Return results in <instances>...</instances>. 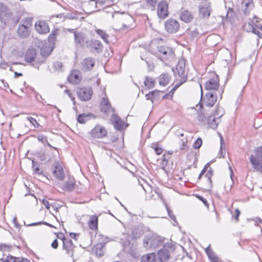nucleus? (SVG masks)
<instances>
[{
    "label": "nucleus",
    "instance_id": "nucleus-1",
    "mask_svg": "<svg viewBox=\"0 0 262 262\" xmlns=\"http://www.w3.org/2000/svg\"><path fill=\"white\" fill-rule=\"evenodd\" d=\"M176 70L178 73L177 80L179 81V83L176 84L173 89L178 88L180 85L186 82L187 79V74L185 70V61L184 59H181L179 61Z\"/></svg>",
    "mask_w": 262,
    "mask_h": 262
},
{
    "label": "nucleus",
    "instance_id": "nucleus-2",
    "mask_svg": "<svg viewBox=\"0 0 262 262\" xmlns=\"http://www.w3.org/2000/svg\"><path fill=\"white\" fill-rule=\"evenodd\" d=\"M255 155H251L250 161L257 170H262V147H257L255 151Z\"/></svg>",
    "mask_w": 262,
    "mask_h": 262
},
{
    "label": "nucleus",
    "instance_id": "nucleus-3",
    "mask_svg": "<svg viewBox=\"0 0 262 262\" xmlns=\"http://www.w3.org/2000/svg\"><path fill=\"white\" fill-rule=\"evenodd\" d=\"M160 243L159 237L149 235L144 238L143 246L146 249H155L159 246Z\"/></svg>",
    "mask_w": 262,
    "mask_h": 262
},
{
    "label": "nucleus",
    "instance_id": "nucleus-4",
    "mask_svg": "<svg viewBox=\"0 0 262 262\" xmlns=\"http://www.w3.org/2000/svg\"><path fill=\"white\" fill-rule=\"evenodd\" d=\"M76 93L81 100L88 101L91 98L93 92L91 88H83L77 90Z\"/></svg>",
    "mask_w": 262,
    "mask_h": 262
},
{
    "label": "nucleus",
    "instance_id": "nucleus-5",
    "mask_svg": "<svg viewBox=\"0 0 262 262\" xmlns=\"http://www.w3.org/2000/svg\"><path fill=\"white\" fill-rule=\"evenodd\" d=\"M90 135L95 138H102L107 135V130L104 127L98 124L91 130Z\"/></svg>",
    "mask_w": 262,
    "mask_h": 262
},
{
    "label": "nucleus",
    "instance_id": "nucleus-6",
    "mask_svg": "<svg viewBox=\"0 0 262 262\" xmlns=\"http://www.w3.org/2000/svg\"><path fill=\"white\" fill-rule=\"evenodd\" d=\"M74 40L76 46L81 47H86L89 40L86 38L85 34L82 32H74Z\"/></svg>",
    "mask_w": 262,
    "mask_h": 262
},
{
    "label": "nucleus",
    "instance_id": "nucleus-7",
    "mask_svg": "<svg viewBox=\"0 0 262 262\" xmlns=\"http://www.w3.org/2000/svg\"><path fill=\"white\" fill-rule=\"evenodd\" d=\"M165 27L166 31L170 33L177 32L180 28L178 21L173 19H170L165 23Z\"/></svg>",
    "mask_w": 262,
    "mask_h": 262
},
{
    "label": "nucleus",
    "instance_id": "nucleus-8",
    "mask_svg": "<svg viewBox=\"0 0 262 262\" xmlns=\"http://www.w3.org/2000/svg\"><path fill=\"white\" fill-rule=\"evenodd\" d=\"M10 10L3 4H0V19L4 23H8L11 19Z\"/></svg>",
    "mask_w": 262,
    "mask_h": 262
},
{
    "label": "nucleus",
    "instance_id": "nucleus-9",
    "mask_svg": "<svg viewBox=\"0 0 262 262\" xmlns=\"http://www.w3.org/2000/svg\"><path fill=\"white\" fill-rule=\"evenodd\" d=\"M56 185L67 191L73 190L76 187V184L74 181H57Z\"/></svg>",
    "mask_w": 262,
    "mask_h": 262
},
{
    "label": "nucleus",
    "instance_id": "nucleus-10",
    "mask_svg": "<svg viewBox=\"0 0 262 262\" xmlns=\"http://www.w3.org/2000/svg\"><path fill=\"white\" fill-rule=\"evenodd\" d=\"M157 14L161 18H165L168 16V4L166 2L162 1L159 4Z\"/></svg>",
    "mask_w": 262,
    "mask_h": 262
},
{
    "label": "nucleus",
    "instance_id": "nucleus-11",
    "mask_svg": "<svg viewBox=\"0 0 262 262\" xmlns=\"http://www.w3.org/2000/svg\"><path fill=\"white\" fill-rule=\"evenodd\" d=\"M75 248V246L71 239L69 238L67 241H63L62 249L66 251V254L68 256L73 257Z\"/></svg>",
    "mask_w": 262,
    "mask_h": 262
},
{
    "label": "nucleus",
    "instance_id": "nucleus-12",
    "mask_svg": "<svg viewBox=\"0 0 262 262\" xmlns=\"http://www.w3.org/2000/svg\"><path fill=\"white\" fill-rule=\"evenodd\" d=\"M35 27L36 31L40 34H46L50 31L48 25L43 20L37 21Z\"/></svg>",
    "mask_w": 262,
    "mask_h": 262
},
{
    "label": "nucleus",
    "instance_id": "nucleus-13",
    "mask_svg": "<svg viewBox=\"0 0 262 262\" xmlns=\"http://www.w3.org/2000/svg\"><path fill=\"white\" fill-rule=\"evenodd\" d=\"M54 169L53 171V174L55 177L59 180H62L64 179V174L63 172V168L59 162H55L54 164Z\"/></svg>",
    "mask_w": 262,
    "mask_h": 262
},
{
    "label": "nucleus",
    "instance_id": "nucleus-14",
    "mask_svg": "<svg viewBox=\"0 0 262 262\" xmlns=\"http://www.w3.org/2000/svg\"><path fill=\"white\" fill-rule=\"evenodd\" d=\"M254 7V5L253 0H243L242 3V9L245 15H248Z\"/></svg>",
    "mask_w": 262,
    "mask_h": 262
},
{
    "label": "nucleus",
    "instance_id": "nucleus-15",
    "mask_svg": "<svg viewBox=\"0 0 262 262\" xmlns=\"http://www.w3.org/2000/svg\"><path fill=\"white\" fill-rule=\"evenodd\" d=\"M95 64V61L92 58H87L81 62V69L87 71L92 69Z\"/></svg>",
    "mask_w": 262,
    "mask_h": 262
},
{
    "label": "nucleus",
    "instance_id": "nucleus-16",
    "mask_svg": "<svg viewBox=\"0 0 262 262\" xmlns=\"http://www.w3.org/2000/svg\"><path fill=\"white\" fill-rule=\"evenodd\" d=\"M219 86V79L217 77L209 79L205 83V89L207 90L216 91Z\"/></svg>",
    "mask_w": 262,
    "mask_h": 262
},
{
    "label": "nucleus",
    "instance_id": "nucleus-17",
    "mask_svg": "<svg viewBox=\"0 0 262 262\" xmlns=\"http://www.w3.org/2000/svg\"><path fill=\"white\" fill-rule=\"evenodd\" d=\"M102 47V45L100 41L97 40H89L86 48H89L91 52H98L101 49Z\"/></svg>",
    "mask_w": 262,
    "mask_h": 262
},
{
    "label": "nucleus",
    "instance_id": "nucleus-18",
    "mask_svg": "<svg viewBox=\"0 0 262 262\" xmlns=\"http://www.w3.org/2000/svg\"><path fill=\"white\" fill-rule=\"evenodd\" d=\"M180 17L182 21L187 23L193 19V15L191 12L182 9L180 13Z\"/></svg>",
    "mask_w": 262,
    "mask_h": 262
},
{
    "label": "nucleus",
    "instance_id": "nucleus-19",
    "mask_svg": "<svg viewBox=\"0 0 262 262\" xmlns=\"http://www.w3.org/2000/svg\"><path fill=\"white\" fill-rule=\"evenodd\" d=\"M217 95L215 92H208L206 94V105L207 106L211 107L214 105L216 101Z\"/></svg>",
    "mask_w": 262,
    "mask_h": 262
},
{
    "label": "nucleus",
    "instance_id": "nucleus-20",
    "mask_svg": "<svg viewBox=\"0 0 262 262\" xmlns=\"http://www.w3.org/2000/svg\"><path fill=\"white\" fill-rule=\"evenodd\" d=\"M111 120L116 129L121 130L123 129L124 122L117 115L113 114L112 116Z\"/></svg>",
    "mask_w": 262,
    "mask_h": 262
},
{
    "label": "nucleus",
    "instance_id": "nucleus-21",
    "mask_svg": "<svg viewBox=\"0 0 262 262\" xmlns=\"http://www.w3.org/2000/svg\"><path fill=\"white\" fill-rule=\"evenodd\" d=\"M252 20H251V19H250L249 22L245 23L243 26L244 29L247 32H253L254 34L257 35L258 37H260L262 34L257 30H256L255 27L254 26V24L252 23Z\"/></svg>",
    "mask_w": 262,
    "mask_h": 262
},
{
    "label": "nucleus",
    "instance_id": "nucleus-22",
    "mask_svg": "<svg viewBox=\"0 0 262 262\" xmlns=\"http://www.w3.org/2000/svg\"><path fill=\"white\" fill-rule=\"evenodd\" d=\"M205 252L211 262H223L213 250L210 249V245L205 249Z\"/></svg>",
    "mask_w": 262,
    "mask_h": 262
},
{
    "label": "nucleus",
    "instance_id": "nucleus-23",
    "mask_svg": "<svg viewBox=\"0 0 262 262\" xmlns=\"http://www.w3.org/2000/svg\"><path fill=\"white\" fill-rule=\"evenodd\" d=\"M106 4L105 0H90L89 5L90 6H94V9L92 12L98 11L100 10L99 8L104 5Z\"/></svg>",
    "mask_w": 262,
    "mask_h": 262
},
{
    "label": "nucleus",
    "instance_id": "nucleus-24",
    "mask_svg": "<svg viewBox=\"0 0 262 262\" xmlns=\"http://www.w3.org/2000/svg\"><path fill=\"white\" fill-rule=\"evenodd\" d=\"M204 173H205V177L209 180H210V179L211 178L213 175V171L211 167L210 166L209 163H207L206 164L204 168H203L201 173L200 174L198 178L200 179L201 178L202 176Z\"/></svg>",
    "mask_w": 262,
    "mask_h": 262
},
{
    "label": "nucleus",
    "instance_id": "nucleus-25",
    "mask_svg": "<svg viewBox=\"0 0 262 262\" xmlns=\"http://www.w3.org/2000/svg\"><path fill=\"white\" fill-rule=\"evenodd\" d=\"M100 107L102 112L107 113L111 111V106L108 99L103 97L100 102Z\"/></svg>",
    "mask_w": 262,
    "mask_h": 262
},
{
    "label": "nucleus",
    "instance_id": "nucleus-26",
    "mask_svg": "<svg viewBox=\"0 0 262 262\" xmlns=\"http://www.w3.org/2000/svg\"><path fill=\"white\" fill-rule=\"evenodd\" d=\"M158 255L159 259L161 261H165L169 259L170 257V253L169 251L166 249H162L158 251Z\"/></svg>",
    "mask_w": 262,
    "mask_h": 262
},
{
    "label": "nucleus",
    "instance_id": "nucleus-27",
    "mask_svg": "<svg viewBox=\"0 0 262 262\" xmlns=\"http://www.w3.org/2000/svg\"><path fill=\"white\" fill-rule=\"evenodd\" d=\"M98 222V217L97 215H94L91 216L88 223L90 228L93 230H97Z\"/></svg>",
    "mask_w": 262,
    "mask_h": 262
},
{
    "label": "nucleus",
    "instance_id": "nucleus-28",
    "mask_svg": "<svg viewBox=\"0 0 262 262\" xmlns=\"http://www.w3.org/2000/svg\"><path fill=\"white\" fill-rule=\"evenodd\" d=\"M36 56V51L35 49H29L26 53L25 59L27 62H31L34 61Z\"/></svg>",
    "mask_w": 262,
    "mask_h": 262
},
{
    "label": "nucleus",
    "instance_id": "nucleus-29",
    "mask_svg": "<svg viewBox=\"0 0 262 262\" xmlns=\"http://www.w3.org/2000/svg\"><path fill=\"white\" fill-rule=\"evenodd\" d=\"M170 79V77L167 73H163L158 78L159 83L160 85L166 86L169 83Z\"/></svg>",
    "mask_w": 262,
    "mask_h": 262
},
{
    "label": "nucleus",
    "instance_id": "nucleus-30",
    "mask_svg": "<svg viewBox=\"0 0 262 262\" xmlns=\"http://www.w3.org/2000/svg\"><path fill=\"white\" fill-rule=\"evenodd\" d=\"M17 32L18 36L21 37H27L29 34V28L19 24Z\"/></svg>",
    "mask_w": 262,
    "mask_h": 262
},
{
    "label": "nucleus",
    "instance_id": "nucleus-31",
    "mask_svg": "<svg viewBox=\"0 0 262 262\" xmlns=\"http://www.w3.org/2000/svg\"><path fill=\"white\" fill-rule=\"evenodd\" d=\"M156 260V254L152 252L143 255L141 258V262H154Z\"/></svg>",
    "mask_w": 262,
    "mask_h": 262
},
{
    "label": "nucleus",
    "instance_id": "nucleus-32",
    "mask_svg": "<svg viewBox=\"0 0 262 262\" xmlns=\"http://www.w3.org/2000/svg\"><path fill=\"white\" fill-rule=\"evenodd\" d=\"M144 83L145 86H146L148 89H150L155 86L156 81L154 78L151 77L146 76L145 77Z\"/></svg>",
    "mask_w": 262,
    "mask_h": 262
},
{
    "label": "nucleus",
    "instance_id": "nucleus-33",
    "mask_svg": "<svg viewBox=\"0 0 262 262\" xmlns=\"http://www.w3.org/2000/svg\"><path fill=\"white\" fill-rule=\"evenodd\" d=\"M68 81L72 84H77L80 81L79 75L75 73H72L68 77Z\"/></svg>",
    "mask_w": 262,
    "mask_h": 262
},
{
    "label": "nucleus",
    "instance_id": "nucleus-34",
    "mask_svg": "<svg viewBox=\"0 0 262 262\" xmlns=\"http://www.w3.org/2000/svg\"><path fill=\"white\" fill-rule=\"evenodd\" d=\"M200 14L203 17H208L210 16L211 9L210 7H202L200 8Z\"/></svg>",
    "mask_w": 262,
    "mask_h": 262
},
{
    "label": "nucleus",
    "instance_id": "nucleus-35",
    "mask_svg": "<svg viewBox=\"0 0 262 262\" xmlns=\"http://www.w3.org/2000/svg\"><path fill=\"white\" fill-rule=\"evenodd\" d=\"M216 118L215 116H210L207 120L208 124L213 129H215L219 123L216 120Z\"/></svg>",
    "mask_w": 262,
    "mask_h": 262
},
{
    "label": "nucleus",
    "instance_id": "nucleus-36",
    "mask_svg": "<svg viewBox=\"0 0 262 262\" xmlns=\"http://www.w3.org/2000/svg\"><path fill=\"white\" fill-rule=\"evenodd\" d=\"M95 32L98 34L101 38L107 43H108V35L102 30L97 29Z\"/></svg>",
    "mask_w": 262,
    "mask_h": 262
},
{
    "label": "nucleus",
    "instance_id": "nucleus-37",
    "mask_svg": "<svg viewBox=\"0 0 262 262\" xmlns=\"http://www.w3.org/2000/svg\"><path fill=\"white\" fill-rule=\"evenodd\" d=\"M143 234L142 231L139 228H134L132 232V238L134 239H137V238L140 237Z\"/></svg>",
    "mask_w": 262,
    "mask_h": 262
},
{
    "label": "nucleus",
    "instance_id": "nucleus-38",
    "mask_svg": "<svg viewBox=\"0 0 262 262\" xmlns=\"http://www.w3.org/2000/svg\"><path fill=\"white\" fill-rule=\"evenodd\" d=\"M138 182L146 192H150L152 191V186L147 181H142V183H140V181Z\"/></svg>",
    "mask_w": 262,
    "mask_h": 262
},
{
    "label": "nucleus",
    "instance_id": "nucleus-39",
    "mask_svg": "<svg viewBox=\"0 0 262 262\" xmlns=\"http://www.w3.org/2000/svg\"><path fill=\"white\" fill-rule=\"evenodd\" d=\"M32 18L30 17H26L24 18L20 23V25L25 26V27L29 28L32 26Z\"/></svg>",
    "mask_w": 262,
    "mask_h": 262
},
{
    "label": "nucleus",
    "instance_id": "nucleus-40",
    "mask_svg": "<svg viewBox=\"0 0 262 262\" xmlns=\"http://www.w3.org/2000/svg\"><path fill=\"white\" fill-rule=\"evenodd\" d=\"M91 116V114L85 115L80 114L77 118V121L80 123H85L86 121L89 120V117Z\"/></svg>",
    "mask_w": 262,
    "mask_h": 262
},
{
    "label": "nucleus",
    "instance_id": "nucleus-41",
    "mask_svg": "<svg viewBox=\"0 0 262 262\" xmlns=\"http://www.w3.org/2000/svg\"><path fill=\"white\" fill-rule=\"evenodd\" d=\"M53 67L55 71H62V63L60 61H55L53 63Z\"/></svg>",
    "mask_w": 262,
    "mask_h": 262
},
{
    "label": "nucleus",
    "instance_id": "nucleus-42",
    "mask_svg": "<svg viewBox=\"0 0 262 262\" xmlns=\"http://www.w3.org/2000/svg\"><path fill=\"white\" fill-rule=\"evenodd\" d=\"M221 140L220 154L221 156L224 158L225 153V144L224 142V139L221 134H220Z\"/></svg>",
    "mask_w": 262,
    "mask_h": 262
},
{
    "label": "nucleus",
    "instance_id": "nucleus-43",
    "mask_svg": "<svg viewBox=\"0 0 262 262\" xmlns=\"http://www.w3.org/2000/svg\"><path fill=\"white\" fill-rule=\"evenodd\" d=\"M103 246L102 244H97L96 246L95 253L97 255L101 256L103 255L102 248Z\"/></svg>",
    "mask_w": 262,
    "mask_h": 262
},
{
    "label": "nucleus",
    "instance_id": "nucleus-44",
    "mask_svg": "<svg viewBox=\"0 0 262 262\" xmlns=\"http://www.w3.org/2000/svg\"><path fill=\"white\" fill-rule=\"evenodd\" d=\"M258 20L259 18L258 17L256 16H254L252 22L254 24V26L255 27L256 30L259 29L262 31V25L260 24H258Z\"/></svg>",
    "mask_w": 262,
    "mask_h": 262
},
{
    "label": "nucleus",
    "instance_id": "nucleus-45",
    "mask_svg": "<svg viewBox=\"0 0 262 262\" xmlns=\"http://www.w3.org/2000/svg\"><path fill=\"white\" fill-rule=\"evenodd\" d=\"M18 259L19 257H16L11 255H9L6 257V258H2L1 260L3 262H15L16 259Z\"/></svg>",
    "mask_w": 262,
    "mask_h": 262
},
{
    "label": "nucleus",
    "instance_id": "nucleus-46",
    "mask_svg": "<svg viewBox=\"0 0 262 262\" xmlns=\"http://www.w3.org/2000/svg\"><path fill=\"white\" fill-rule=\"evenodd\" d=\"M160 93L159 91L155 90L150 92L148 94L145 95L147 100H151L153 102L154 97L155 94H158Z\"/></svg>",
    "mask_w": 262,
    "mask_h": 262
},
{
    "label": "nucleus",
    "instance_id": "nucleus-47",
    "mask_svg": "<svg viewBox=\"0 0 262 262\" xmlns=\"http://www.w3.org/2000/svg\"><path fill=\"white\" fill-rule=\"evenodd\" d=\"M32 164V168L34 173L40 175L42 171L38 167L37 164L33 161Z\"/></svg>",
    "mask_w": 262,
    "mask_h": 262
},
{
    "label": "nucleus",
    "instance_id": "nucleus-48",
    "mask_svg": "<svg viewBox=\"0 0 262 262\" xmlns=\"http://www.w3.org/2000/svg\"><path fill=\"white\" fill-rule=\"evenodd\" d=\"M224 115V110L222 107H217L216 108L215 114L214 116L216 117L217 119H219Z\"/></svg>",
    "mask_w": 262,
    "mask_h": 262
},
{
    "label": "nucleus",
    "instance_id": "nucleus-49",
    "mask_svg": "<svg viewBox=\"0 0 262 262\" xmlns=\"http://www.w3.org/2000/svg\"><path fill=\"white\" fill-rule=\"evenodd\" d=\"M151 147L158 155L161 154L163 151V149L158 144H154L151 146Z\"/></svg>",
    "mask_w": 262,
    "mask_h": 262
},
{
    "label": "nucleus",
    "instance_id": "nucleus-50",
    "mask_svg": "<svg viewBox=\"0 0 262 262\" xmlns=\"http://www.w3.org/2000/svg\"><path fill=\"white\" fill-rule=\"evenodd\" d=\"M41 224H44V225H46L50 227H54V226L51 225V224L50 223H47L46 222H36V223H32L30 225H27L28 226H36V225H41Z\"/></svg>",
    "mask_w": 262,
    "mask_h": 262
},
{
    "label": "nucleus",
    "instance_id": "nucleus-51",
    "mask_svg": "<svg viewBox=\"0 0 262 262\" xmlns=\"http://www.w3.org/2000/svg\"><path fill=\"white\" fill-rule=\"evenodd\" d=\"M12 246L11 245H7L6 244H0V250L1 251H9L11 248Z\"/></svg>",
    "mask_w": 262,
    "mask_h": 262
},
{
    "label": "nucleus",
    "instance_id": "nucleus-52",
    "mask_svg": "<svg viewBox=\"0 0 262 262\" xmlns=\"http://www.w3.org/2000/svg\"><path fill=\"white\" fill-rule=\"evenodd\" d=\"M202 144V140L201 138H199L197 139V140L194 143L193 146L194 148L198 149L201 147Z\"/></svg>",
    "mask_w": 262,
    "mask_h": 262
},
{
    "label": "nucleus",
    "instance_id": "nucleus-53",
    "mask_svg": "<svg viewBox=\"0 0 262 262\" xmlns=\"http://www.w3.org/2000/svg\"><path fill=\"white\" fill-rule=\"evenodd\" d=\"M165 207L166 208V210L167 211V212H168V215L170 217V218L173 220V221H174L175 222H176V216H174V215L173 214V213L172 212V211L170 210L169 209V208L168 207L167 205L166 204H165Z\"/></svg>",
    "mask_w": 262,
    "mask_h": 262
},
{
    "label": "nucleus",
    "instance_id": "nucleus-54",
    "mask_svg": "<svg viewBox=\"0 0 262 262\" xmlns=\"http://www.w3.org/2000/svg\"><path fill=\"white\" fill-rule=\"evenodd\" d=\"M27 119L30 121L31 123L33 124L35 127H38L39 126V124L37 122L36 120L34 119L33 117H28Z\"/></svg>",
    "mask_w": 262,
    "mask_h": 262
},
{
    "label": "nucleus",
    "instance_id": "nucleus-55",
    "mask_svg": "<svg viewBox=\"0 0 262 262\" xmlns=\"http://www.w3.org/2000/svg\"><path fill=\"white\" fill-rule=\"evenodd\" d=\"M37 139L39 141L41 142L44 145H46V143L48 142L47 137L43 135H39Z\"/></svg>",
    "mask_w": 262,
    "mask_h": 262
},
{
    "label": "nucleus",
    "instance_id": "nucleus-56",
    "mask_svg": "<svg viewBox=\"0 0 262 262\" xmlns=\"http://www.w3.org/2000/svg\"><path fill=\"white\" fill-rule=\"evenodd\" d=\"M189 34L192 37H195L198 35L199 33L196 30H189L188 31Z\"/></svg>",
    "mask_w": 262,
    "mask_h": 262
},
{
    "label": "nucleus",
    "instance_id": "nucleus-57",
    "mask_svg": "<svg viewBox=\"0 0 262 262\" xmlns=\"http://www.w3.org/2000/svg\"><path fill=\"white\" fill-rule=\"evenodd\" d=\"M198 119L200 122H204L206 120V117L203 113H200L198 115Z\"/></svg>",
    "mask_w": 262,
    "mask_h": 262
},
{
    "label": "nucleus",
    "instance_id": "nucleus-58",
    "mask_svg": "<svg viewBox=\"0 0 262 262\" xmlns=\"http://www.w3.org/2000/svg\"><path fill=\"white\" fill-rule=\"evenodd\" d=\"M168 160L166 158V156L165 155H163L162 159V162L161 163V166H165L167 164Z\"/></svg>",
    "mask_w": 262,
    "mask_h": 262
},
{
    "label": "nucleus",
    "instance_id": "nucleus-59",
    "mask_svg": "<svg viewBox=\"0 0 262 262\" xmlns=\"http://www.w3.org/2000/svg\"><path fill=\"white\" fill-rule=\"evenodd\" d=\"M57 237L59 239H61L62 241V243H63V241H67L69 238H66L64 237V235L62 233H59L57 234Z\"/></svg>",
    "mask_w": 262,
    "mask_h": 262
},
{
    "label": "nucleus",
    "instance_id": "nucleus-60",
    "mask_svg": "<svg viewBox=\"0 0 262 262\" xmlns=\"http://www.w3.org/2000/svg\"><path fill=\"white\" fill-rule=\"evenodd\" d=\"M196 196L200 200H201V201L203 202V203H204V204L205 205V206H208V202H207V201L206 200V199H205V198H204L203 196H200V195H196Z\"/></svg>",
    "mask_w": 262,
    "mask_h": 262
},
{
    "label": "nucleus",
    "instance_id": "nucleus-61",
    "mask_svg": "<svg viewBox=\"0 0 262 262\" xmlns=\"http://www.w3.org/2000/svg\"><path fill=\"white\" fill-rule=\"evenodd\" d=\"M51 247L54 249H56L58 247V241L55 239L54 240V241L52 242L51 244Z\"/></svg>",
    "mask_w": 262,
    "mask_h": 262
},
{
    "label": "nucleus",
    "instance_id": "nucleus-62",
    "mask_svg": "<svg viewBox=\"0 0 262 262\" xmlns=\"http://www.w3.org/2000/svg\"><path fill=\"white\" fill-rule=\"evenodd\" d=\"M159 51L162 53L163 55H166L167 52H168V49L167 48V49H166L165 48H164L163 47H160L159 48Z\"/></svg>",
    "mask_w": 262,
    "mask_h": 262
},
{
    "label": "nucleus",
    "instance_id": "nucleus-63",
    "mask_svg": "<svg viewBox=\"0 0 262 262\" xmlns=\"http://www.w3.org/2000/svg\"><path fill=\"white\" fill-rule=\"evenodd\" d=\"M42 204L45 206L46 208L47 209H49L50 208V204H49V202L47 200H46L45 199H43Z\"/></svg>",
    "mask_w": 262,
    "mask_h": 262
},
{
    "label": "nucleus",
    "instance_id": "nucleus-64",
    "mask_svg": "<svg viewBox=\"0 0 262 262\" xmlns=\"http://www.w3.org/2000/svg\"><path fill=\"white\" fill-rule=\"evenodd\" d=\"M235 212H236V214L235 216V220L237 221H238V216L240 215L241 212H240V211L237 209H236Z\"/></svg>",
    "mask_w": 262,
    "mask_h": 262
}]
</instances>
